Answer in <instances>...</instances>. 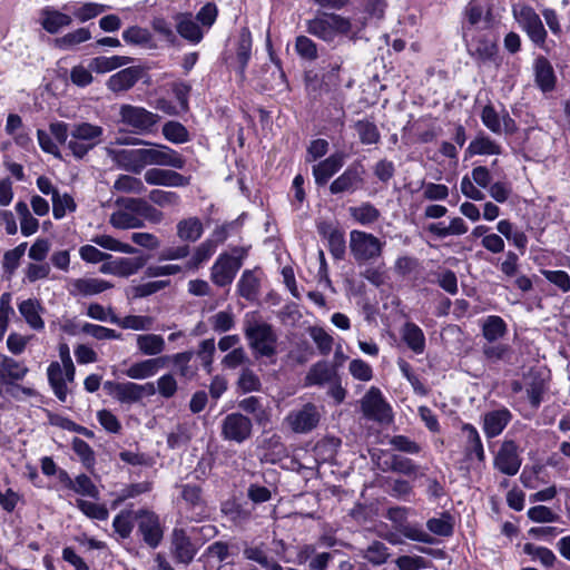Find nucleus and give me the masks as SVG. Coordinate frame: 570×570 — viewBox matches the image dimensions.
<instances>
[{"label": "nucleus", "instance_id": "1", "mask_svg": "<svg viewBox=\"0 0 570 570\" xmlns=\"http://www.w3.org/2000/svg\"><path fill=\"white\" fill-rule=\"evenodd\" d=\"M244 335L256 358L276 356L278 335L271 324L246 318Z\"/></svg>", "mask_w": 570, "mask_h": 570}, {"label": "nucleus", "instance_id": "2", "mask_svg": "<svg viewBox=\"0 0 570 570\" xmlns=\"http://www.w3.org/2000/svg\"><path fill=\"white\" fill-rule=\"evenodd\" d=\"M104 128L87 121L76 122L70 128L68 148L78 158H83L91 149L102 142Z\"/></svg>", "mask_w": 570, "mask_h": 570}, {"label": "nucleus", "instance_id": "3", "mask_svg": "<svg viewBox=\"0 0 570 570\" xmlns=\"http://www.w3.org/2000/svg\"><path fill=\"white\" fill-rule=\"evenodd\" d=\"M468 53L479 62H488L498 53L497 38L491 29L473 31L472 28L462 33Z\"/></svg>", "mask_w": 570, "mask_h": 570}, {"label": "nucleus", "instance_id": "4", "mask_svg": "<svg viewBox=\"0 0 570 570\" xmlns=\"http://www.w3.org/2000/svg\"><path fill=\"white\" fill-rule=\"evenodd\" d=\"M385 242L375 235L353 229L350 233V252L356 263L376 261L382 256Z\"/></svg>", "mask_w": 570, "mask_h": 570}, {"label": "nucleus", "instance_id": "5", "mask_svg": "<svg viewBox=\"0 0 570 570\" xmlns=\"http://www.w3.org/2000/svg\"><path fill=\"white\" fill-rule=\"evenodd\" d=\"M245 255L242 248H234L233 254H219L210 267V281L219 287L230 285L243 266Z\"/></svg>", "mask_w": 570, "mask_h": 570}, {"label": "nucleus", "instance_id": "6", "mask_svg": "<svg viewBox=\"0 0 570 570\" xmlns=\"http://www.w3.org/2000/svg\"><path fill=\"white\" fill-rule=\"evenodd\" d=\"M513 17L534 46L547 50L548 32L540 16L530 6L513 7Z\"/></svg>", "mask_w": 570, "mask_h": 570}, {"label": "nucleus", "instance_id": "7", "mask_svg": "<svg viewBox=\"0 0 570 570\" xmlns=\"http://www.w3.org/2000/svg\"><path fill=\"white\" fill-rule=\"evenodd\" d=\"M131 144L148 146V148H144L145 167L163 166L183 169L185 166L186 161L184 157L168 146L153 144L141 139H134Z\"/></svg>", "mask_w": 570, "mask_h": 570}, {"label": "nucleus", "instance_id": "8", "mask_svg": "<svg viewBox=\"0 0 570 570\" xmlns=\"http://www.w3.org/2000/svg\"><path fill=\"white\" fill-rule=\"evenodd\" d=\"M252 434V420L239 412L229 413L222 421L220 435L225 441L242 444L250 439Z\"/></svg>", "mask_w": 570, "mask_h": 570}, {"label": "nucleus", "instance_id": "9", "mask_svg": "<svg viewBox=\"0 0 570 570\" xmlns=\"http://www.w3.org/2000/svg\"><path fill=\"white\" fill-rule=\"evenodd\" d=\"M321 413L313 403H305L301 409L292 410L284 419V423L297 434L313 431L320 423Z\"/></svg>", "mask_w": 570, "mask_h": 570}, {"label": "nucleus", "instance_id": "10", "mask_svg": "<svg viewBox=\"0 0 570 570\" xmlns=\"http://www.w3.org/2000/svg\"><path fill=\"white\" fill-rule=\"evenodd\" d=\"M135 519L138 522L137 531L144 542L151 549L157 548L164 537L159 517L153 511L141 509L135 512Z\"/></svg>", "mask_w": 570, "mask_h": 570}, {"label": "nucleus", "instance_id": "11", "mask_svg": "<svg viewBox=\"0 0 570 570\" xmlns=\"http://www.w3.org/2000/svg\"><path fill=\"white\" fill-rule=\"evenodd\" d=\"M120 121L136 132H147L158 122L159 116L142 107L122 105L119 110Z\"/></svg>", "mask_w": 570, "mask_h": 570}, {"label": "nucleus", "instance_id": "12", "mask_svg": "<svg viewBox=\"0 0 570 570\" xmlns=\"http://www.w3.org/2000/svg\"><path fill=\"white\" fill-rule=\"evenodd\" d=\"M361 410L367 420L387 422L391 419V407L383 400L381 391L372 386L361 400Z\"/></svg>", "mask_w": 570, "mask_h": 570}, {"label": "nucleus", "instance_id": "13", "mask_svg": "<svg viewBox=\"0 0 570 570\" xmlns=\"http://www.w3.org/2000/svg\"><path fill=\"white\" fill-rule=\"evenodd\" d=\"M364 167L360 163L351 164L330 185L332 195L353 194L364 184Z\"/></svg>", "mask_w": 570, "mask_h": 570}, {"label": "nucleus", "instance_id": "14", "mask_svg": "<svg viewBox=\"0 0 570 570\" xmlns=\"http://www.w3.org/2000/svg\"><path fill=\"white\" fill-rule=\"evenodd\" d=\"M198 547L183 528H174L170 533V553L177 563L189 564L197 554Z\"/></svg>", "mask_w": 570, "mask_h": 570}, {"label": "nucleus", "instance_id": "15", "mask_svg": "<svg viewBox=\"0 0 570 570\" xmlns=\"http://www.w3.org/2000/svg\"><path fill=\"white\" fill-rule=\"evenodd\" d=\"M521 464L522 459L517 443L513 440L503 441L494 456V468L501 473L512 476L519 472Z\"/></svg>", "mask_w": 570, "mask_h": 570}, {"label": "nucleus", "instance_id": "16", "mask_svg": "<svg viewBox=\"0 0 570 570\" xmlns=\"http://www.w3.org/2000/svg\"><path fill=\"white\" fill-rule=\"evenodd\" d=\"M465 22L462 24V33L472 28L473 31L491 29L494 22L492 11L480 0H471L464 9Z\"/></svg>", "mask_w": 570, "mask_h": 570}, {"label": "nucleus", "instance_id": "17", "mask_svg": "<svg viewBox=\"0 0 570 570\" xmlns=\"http://www.w3.org/2000/svg\"><path fill=\"white\" fill-rule=\"evenodd\" d=\"M146 262L147 259L142 256L110 258L101 264L99 272L118 277H129L141 269L146 265Z\"/></svg>", "mask_w": 570, "mask_h": 570}, {"label": "nucleus", "instance_id": "18", "mask_svg": "<svg viewBox=\"0 0 570 570\" xmlns=\"http://www.w3.org/2000/svg\"><path fill=\"white\" fill-rule=\"evenodd\" d=\"M114 287V284L95 277L73 278L68 282V293L73 296H94Z\"/></svg>", "mask_w": 570, "mask_h": 570}, {"label": "nucleus", "instance_id": "19", "mask_svg": "<svg viewBox=\"0 0 570 570\" xmlns=\"http://www.w3.org/2000/svg\"><path fill=\"white\" fill-rule=\"evenodd\" d=\"M144 179L148 185L165 187H185L189 178L171 169L150 168L145 171Z\"/></svg>", "mask_w": 570, "mask_h": 570}, {"label": "nucleus", "instance_id": "20", "mask_svg": "<svg viewBox=\"0 0 570 570\" xmlns=\"http://www.w3.org/2000/svg\"><path fill=\"white\" fill-rule=\"evenodd\" d=\"M155 394V383L147 382L145 384H137L128 381L121 382L115 399L120 403L132 404L140 402L145 396H153Z\"/></svg>", "mask_w": 570, "mask_h": 570}, {"label": "nucleus", "instance_id": "21", "mask_svg": "<svg viewBox=\"0 0 570 570\" xmlns=\"http://www.w3.org/2000/svg\"><path fill=\"white\" fill-rule=\"evenodd\" d=\"M512 420V413L507 407L487 412L483 415V432L488 439L500 435Z\"/></svg>", "mask_w": 570, "mask_h": 570}, {"label": "nucleus", "instance_id": "22", "mask_svg": "<svg viewBox=\"0 0 570 570\" xmlns=\"http://www.w3.org/2000/svg\"><path fill=\"white\" fill-rule=\"evenodd\" d=\"M169 356L150 357L131 364L125 374L132 380H145L157 374L165 366Z\"/></svg>", "mask_w": 570, "mask_h": 570}, {"label": "nucleus", "instance_id": "23", "mask_svg": "<svg viewBox=\"0 0 570 570\" xmlns=\"http://www.w3.org/2000/svg\"><path fill=\"white\" fill-rule=\"evenodd\" d=\"M461 431L465 436V461L472 462L473 460H476L478 462H484L485 452L476 428L470 423H464L461 428Z\"/></svg>", "mask_w": 570, "mask_h": 570}, {"label": "nucleus", "instance_id": "24", "mask_svg": "<svg viewBox=\"0 0 570 570\" xmlns=\"http://www.w3.org/2000/svg\"><path fill=\"white\" fill-rule=\"evenodd\" d=\"M29 373L28 366L4 354H0V382L4 385L22 381Z\"/></svg>", "mask_w": 570, "mask_h": 570}, {"label": "nucleus", "instance_id": "25", "mask_svg": "<svg viewBox=\"0 0 570 570\" xmlns=\"http://www.w3.org/2000/svg\"><path fill=\"white\" fill-rule=\"evenodd\" d=\"M344 165V156L335 153L326 159L313 166V176L317 186H324L327 181L340 171Z\"/></svg>", "mask_w": 570, "mask_h": 570}, {"label": "nucleus", "instance_id": "26", "mask_svg": "<svg viewBox=\"0 0 570 570\" xmlns=\"http://www.w3.org/2000/svg\"><path fill=\"white\" fill-rule=\"evenodd\" d=\"M534 81L543 92L552 91L556 88L557 78L551 62L543 56L534 59Z\"/></svg>", "mask_w": 570, "mask_h": 570}, {"label": "nucleus", "instance_id": "27", "mask_svg": "<svg viewBox=\"0 0 570 570\" xmlns=\"http://www.w3.org/2000/svg\"><path fill=\"white\" fill-rule=\"evenodd\" d=\"M72 17L52 7H46L40 12L41 27L51 35L58 33L61 29L69 27Z\"/></svg>", "mask_w": 570, "mask_h": 570}, {"label": "nucleus", "instance_id": "28", "mask_svg": "<svg viewBox=\"0 0 570 570\" xmlns=\"http://www.w3.org/2000/svg\"><path fill=\"white\" fill-rule=\"evenodd\" d=\"M140 77L139 68L128 67L110 76L106 85L112 92H122L132 88Z\"/></svg>", "mask_w": 570, "mask_h": 570}, {"label": "nucleus", "instance_id": "29", "mask_svg": "<svg viewBox=\"0 0 570 570\" xmlns=\"http://www.w3.org/2000/svg\"><path fill=\"white\" fill-rule=\"evenodd\" d=\"M203 234V222L196 216L183 218L176 224V236L183 243L194 244Z\"/></svg>", "mask_w": 570, "mask_h": 570}, {"label": "nucleus", "instance_id": "30", "mask_svg": "<svg viewBox=\"0 0 570 570\" xmlns=\"http://www.w3.org/2000/svg\"><path fill=\"white\" fill-rule=\"evenodd\" d=\"M175 21L176 30L181 38L191 43L202 41L204 32L191 13H178Z\"/></svg>", "mask_w": 570, "mask_h": 570}, {"label": "nucleus", "instance_id": "31", "mask_svg": "<svg viewBox=\"0 0 570 570\" xmlns=\"http://www.w3.org/2000/svg\"><path fill=\"white\" fill-rule=\"evenodd\" d=\"M337 377L335 368L326 361L316 362L308 370L305 379L304 386L324 385L332 383Z\"/></svg>", "mask_w": 570, "mask_h": 570}, {"label": "nucleus", "instance_id": "32", "mask_svg": "<svg viewBox=\"0 0 570 570\" xmlns=\"http://www.w3.org/2000/svg\"><path fill=\"white\" fill-rule=\"evenodd\" d=\"M252 56V35L248 28H242L238 36L236 60L240 80L245 79V70Z\"/></svg>", "mask_w": 570, "mask_h": 570}, {"label": "nucleus", "instance_id": "33", "mask_svg": "<svg viewBox=\"0 0 570 570\" xmlns=\"http://www.w3.org/2000/svg\"><path fill=\"white\" fill-rule=\"evenodd\" d=\"M401 337L413 353L422 354L425 351V335L415 323L406 322L401 328Z\"/></svg>", "mask_w": 570, "mask_h": 570}, {"label": "nucleus", "instance_id": "34", "mask_svg": "<svg viewBox=\"0 0 570 570\" xmlns=\"http://www.w3.org/2000/svg\"><path fill=\"white\" fill-rule=\"evenodd\" d=\"M261 279L255 271L245 269L237 283V292L243 298L254 302L258 298Z\"/></svg>", "mask_w": 570, "mask_h": 570}, {"label": "nucleus", "instance_id": "35", "mask_svg": "<svg viewBox=\"0 0 570 570\" xmlns=\"http://www.w3.org/2000/svg\"><path fill=\"white\" fill-rule=\"evenodd\" d=\"M136 345L139 353L146 356L160 355L166 350L164 337L153 333L137 335Z\"/></svg>", "mask_w": 570, "mask_h": 570}, {"label": "nucleus", "instance_id": "36", "mask_svg": "<svg viewBox=\"0 0 570 570\" xmlns=\"http://www.w3.org/2000/svg\"><path fill=\"white\" fill-rule=\"evenodd\" d=\"M109 322L125 330L149 331L154 325V318L147 315H127L125 317L117 316L110 311Z\"/></svg>", "mask_w": 570, "mask_h": 570}, {"label": "nucleus", "instance_id": "37", "mask_svg": "<svg viewBox=\"0 0 570 570\" xmlns=\"http://www.w3.org/2000/svg\"><path fill=\"white\" fill-rule=\"evenodd\" d=\"M216 253L215 245L212 242H202L198 246L191 248V256L185 264L186 271L196 272Z\"/></svg>", "mask_w": 570, "mask_h": 570}, {"label": "nucleus", "instance_id": "38", "mask_svg": "<svg viewBox=\"0 0 570 570\" xmlns=\"http://www.w3.org/2000/svg\"><path fill=\"white\" fill-rule=\"evenodd\" d=\"M47 374L55 395L59 401L65 402L68 394V387L63 377V366L58 362H52L48 366Z\"/></svg>", "mask_w": 570, "mask_h": 570}, {"label": "nucleus", "instance_id": "39", "mask_svg": "<svg viewBox=\"0 0 570 570\" xmlns=\"http://www.w3.org/2000/svg\"><path fill=\"white\" fill-rule=\"evenodd\" d=\"M353 128L363 145H376L381 140V132L376 124L368 118L355 121Z\"/></svg>", "mask_w": 570, "mask_h": 570}, {"label": "nucleus", "instance_id": "40", "mask_svg": "<svg viewBox=\"0 0 570 570\" xmlns=\"http://www.w3.org/2000/svg\"><path fill=\"white\" fill-rule=\"evenodd\" d=\"M360 556L374 567H380L390 558V549L381 541H372L365 549L360 551Z\"/></svg>", "mask_w": 570, "mask_h": 570}, {"label": "nucleus", "instance_id": "41", "mask_svg": "<svg viewBox=\"0 0 570 570\" xmlns=\"http://www.w3.org/2000/svg\"><path fill=\"white\" fill-rule=\"evenodd\" d=\"M508 332L504 320L497 315L488 316L482 324V335L487 342L493 343L502 338Z\"/></svg>", "mask_w": 570, "mask_h": 570}, {"label": "nucleus", "instance_id": "42", "mask_svg": "<svg viewBox=\"0 0 570 570\" xmlns=\"http://www.w3.org/2000/svg\"><path fill=\"white\" fill-rule=\"evenodd\" d=\"M351 217L361 225H372L381 217V212L371 203H362L360 206L350 207Z\"/></svg>", "mask_w": 570, "mask_h": 570}, {"label": "nucleus", "instance_id": "43", "mask_svg": "<svg viewBox=\"0 0 570 570\" xmlns=\"http://www.w3.org/2000/svg\"><path fill=\"white\" fill-rule=\"evenodd\" d=\"M466 151L470 155H500L502 148L488 136L478 135L469 145Z\"/></svg>", "mask_w": 570, "mask_h": 570}, {"label": "nucleus", "instance_id": "44", "mask_svg": "<svg viewBox=\"0 0 570 570\" xmlns=\"http://www.w3.org/2000/svg\"><path fill=\"white\" fill-rule=\"evenodd\" d=\"M497 229L508 240L512 242L513 245L521 252V254H524L528 244V237L522 230L514 229L513 225L507 219L500 220L497 225Z\"/></svg>", "mask_w": 570, "mask_h": 570}, {"label": "nucleus", "instance_id": "45", "mask_svg": "<svg viewBox=\"0 0 570 570\" xmlns=\"http://www.w3.org/2000/svg\"><path fill=\"white\" fill-rule=\"evenodd\" d=\"M238 406L247 414H252L259 425L269 421V415L257 396H248L239 401Z\"/></svg>", "mask_w": 570, "mask_h": 570}, {"label": "nucleus", "instance_id": "46", "mask_svg": "<svg viewBox=\"0 0 570 570\" xmlns=\"http://www.w3.org/2000/svg\"><path fill=\"white\" fill-rule=\"evenodd\" d=\"M19 312L26 320V322L35 330H41L45 326V323L39 315L40 304L37 299H26L22 301L19 306Z\"/></svg>", "mask_w": 570, "mask_h": 570}, {"label": "nucleus", "instance_id": "47", "mask_svg": "<svg viewBox=\"0 0 570 570\" xmlns=\"http://www.w3.org/2000/svg\"><path fill=\"white\" fill-rule=\"evenodd\" d=\"M91 39L89 28H78L62 37L55 39V46L61 50H69Z\"/></svg>", "mask_w": 570, "mask_h": 570}, {"label": "nucleus", "instance_id": "48", "mask_svg": "<svg viewBox=\"0 0 570 570\" xmlns=\"http://www.w3.org/2000/svg\"><path fill=\"white\" fill-rule=\"evenodd\" d=\"M118 157L128 171L139 174L145 168L144 148L121 150Z\"/></svg>", "mask_w": 570, "mask_h": 570}, {"label": "nucleus", "instance_id": "49", "mask_svg": "<svg viewBox=\"0 0 570 570\" xmlns=\"http://www.w3.org/2000/svg\"><path fill=\"white\" fill-rule=\"evenodd\" d=\"M482 354L489 362L497 363L500 361L509 362L512 355V348L508 344L498 342H487L482 346Z\"/></svg>", "mask_w": 570, "mask_h": 570}, {"label": "nucleus", "instance_id": "50", "mask_svg": "<svg viewBox=\"0 0 570 570\" xmlns=\"http://www.w3.org/2000/svg\"><path fill=\"white\" fill-rule=\"evenodd\" d=\"M130 58L121 57V56H112V57H96L91 59L89 63L90 70H94L97 73L109 72L114 69H117L124 65L129 62Z\"/></svg>", "mask_w": 570, "mask_h": 570}, {"label": "nucleus", "instance_id": "51", "mask_svg": "<svg viewBox=\"0 0 570 570\" xmlns=\"http://www.w3.org/2000/svg\"><path fill=\"white\" fill-rule=\"evenodd\" d=\"M426 528L435 535L450 537L454 530V521L449 512H443L438 518L429 519L426 521Z\"/></svg>", "mask_w": 570, "mask_h": 570}, {"label": "nucleus", "instance_id": "52", "mask_svg": "<svg viewBox=\"0 0 570 570\" xmlns=\"http://www.w3.org/2000/svg\"><path fill=\"white\" fill-rule=\"evenodd\" d=\"M109 223L118 229H131L144 227V220L129 212L124 209L117 210L110 215Z\"/></svg>", "mask_w": 570, "mask_h": 570}, {"label": "nucleus", "instance_id": "53", "mask_svg": "<svg viewBox=\"0 0 570 570\" xmlns=\"http://www.w3.org/2000/svg\"><path fill=\"white\" fill-rule=\"evenodd\" d=\"M236 386L242 393L246 394L258 392L262 389V382L259 376L249 366H244L240 370Z\"/></svg>", "mask_w": 570, "mask_h": 570}, {"label": "nucleus", "instance_id": "54", "mask_svg": "<svg viewBox=\"0 0 570 570\" xmlns=\"http://www.w3.org/2000/svg\"><path fill=\"white\" fill-rule=\"evenodd\" d=\"M306 31L324 41L331 42L335 39L331 24L325 14L311 19L306 23Z\"/></svg>", "mask_w": 570, "mask_h": 570}, {"label": "nucleus", "instance_id": "55", "mask_svg": "<svg viewBox=\"0 0 570 570\" xmlns=\"http://www.w3.org/2000/svg\"><path fill=\"white\" fill-rule=\"evenodd\" d=\"M114 190L125 194L141 195L146 187L140 178L130 175H120L114 183Z\"/></svg>", "mask_w": 570, "mask_h": 570}, {"label": "nucleus", "instance_id": "56", "mask_svg": "<svg viewBox=\"0 0 570 570\" xmlns=\"http://www.w3.org/2000/svg\"><path fill=\"white\" fill-rule=\"evenodd\" d=\"M91 242L108 250L120 252L125 254H134L137 252V248L129 244L121 243L110 235H96L91 238Z\"/></svg>", "mask_w": 570, "mask_h": 570}, {"label": "nucleus", "instance_id": "57", "mask_svg": "<svg viewBox=\"0 0 570 570\" xmlns=\"http://www.w3.org/2000/svg\"><path fill=\"white\" fill-rule=\"evenodd\" d=\"M397 532L412 541L426 544H433L435 542V539L417 523L406 522Z\"/></svg>", "mask_w": 570, "mask_h": 570}, {"label": "nucleus", "instance_id": "58", "mask_svg": "<svg viewBox=\"0 0 570 570\" xmlns=\"http://www.w3.org/2000/svg\"><path fill=\"white\" fill-rule=\"evenodd\" d=\"M193 355L190 351L176 353L168 355V362H171L177 367V372L181 377L191 379L196 374V371L189 364Z\"/></svg>", "mask_w": 570, "mask_h": 570}, {"label": "nucleus", "instance_id": "59", "mask_svg": "<svg viewBox=\"0 0 570 570\" xmlns=\"http://www.w3.org/2000/svg\"><path fill=\"white\" fill-rule=\"evenodd\" d=\"M164 137L174 144H183L189 140L188 130L178 121H168L163 126Z\"/></svg>", "mask_w": 570, "mask_h": 570}, {"label": "nucleus", "instance_id": "60", "mask_svg": "<svg viewBox=\"0 0 570 570\" xmlns=\"http://www.w3.org/2000/svg\"><path fill=\"white\" fill-rule=\"evenodd\" d=\"M107 10V6L96 3V2H86L80 7L75 8L71 13L79 22H86L91 20L102 12Z\"/></svg>", "mask_w": 570, "mask_h": 570}, {"label": "nucleus", "instance_id": "61", "mask_svg": "<svg viewBox=\"0 0 570 570\" xmlns=\"http://www.w3.org/2000/svg\"><path fill=\"white\" fill-rule=\"evenodd\" d=\"M76 207V203L69 194L60 195L59 193H55L52 214L56 219L63 218L67 212H75Z\"/></svg>", "mask_w": 570, "mask_h": 570}, {"label": "nucleus", "instance_id": "62", "mask_svg": "<svg viewBox=\"0 0 570 570\" xmlns=\"http://www.w3.org/2000/svg\"><path fill=\"white\" fill-rule=\"evenodd\" d=\"M180 497L190 508H203L205 501L203 499L202 488L197 484H183L180 485Z\"/></svg>", "mask_w": 570, "mask_h": 570}, {"label": "nucleus", "instance_id": "63", "mask_svg": "<svg viewBox=\"0 0 570 570\" xmlns=\"http://www.w3.org/2000/svg\"><path fill=\"white\" fill-rule=\"evenodd\" d=\"M148 198L159 207H175L180 203V197L177 193L163 189L150 190Z\"/></svg>", "mask_w": 570, "mask_h": 570}, {"label": "nucleus", "instance_id": "64", "mask_svg": "<svg viewBox=\"0 0 570 570\" xmlns=\"http://www.w3.org/2000/svg\"><path fill=\"white\" fill-rule=\"evenodd\" d=\"M500 116L491 104L485 105L480 115L482 124L495 135L502 134Z\"/></svg>", "mask_w": 570, "mask_h": 570}]
</instances>
